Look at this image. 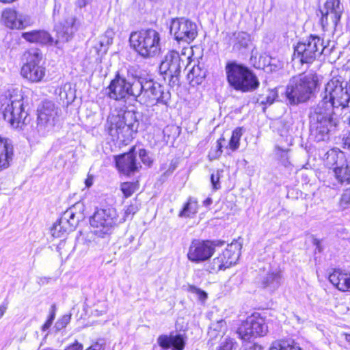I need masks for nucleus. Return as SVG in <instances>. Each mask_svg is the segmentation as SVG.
<instances>
[{
	"label": "nucleus",
	"instance_id": "f03ea898",
	"mask_svg": "<svg viewBox=\"0 0 350 350\" xmlns=\"http://www.w3.org/2000/svg\"><path fill=\"white\" fill-rule=\"evenodd\" d=\"M134 100L146 106L167 105L171 94L168 90L145 72L135 73Z\"/></svg>",
	"mask_w": 350,
	"mask_h": 350
},
{
	"label": "nucleus",
	"instance_id": "f704fd0d",
	"mask_svg": "<svg viewBox=\"0 0 350 350\" xmlns=\"http://www.w3.org/2000/svg\"><path fill=\"white\" fill-rule=\"evenodd\" d=\"M269 350H301L299 345L294 341H283L271 346Z\"/></svg>",
	"mask_w": 350,
	"mask_h": 350
},
{
	"label": "nucleus",
	"instance_id": "2eb2a0df",
	"mask_svg": "<svg viewBox=\"0 0 350 350\" xmlns=\"http://www.w3.org/2000/svg\"><path fill=\"white\" fill-rule=\"evenodd\" d=\"M267 332L265 319L258 313L248 317L237 329V334L243 340H249L252 337L264 336Z\"/></svg>",
	"mask_w": 350,
	"mask_h": 350
},
{
	"label": "nucleus",
	"instance_id": "c756f323",
	"mask_svg": "<svg viewBox=\"0 0 350 350\" xmlns=\"http://www.w3.org/2000/svg\"><path fill=\"white\" fill-rule=\"evenodd\" d=\"M206 77V70L199 64L195 65L188 72L187 77L192 85L201 84Z\"/></svg>",
	"mask_w": 350,
	"mask_h": 350
},
{
	"label": "nucleus",
	"instance_id": "b1692460",
	"mask_svg": "<svg viewBox=\"0 0 350 350\" xmlns=\"http://www.w3.org/2000/svg\"><path fill=\"white\" fill-rule=\"evenodd\" d=\"M75 18L69 17L64 22H61L55 26L57 40L55 42V45L60 42H68L76 30L75 27Z\"/></svg>",
	"mask_w": 350,
	"mask_h": 350
},
{
	"label": "nucleus",
	"instance_id": "a18cd8bd",
	"mask_svg": "<svg viewBox=\"0 0 350 350\" xmlns=\"http://www.w3.org/2000/svg\"><path fill=\"white\" fill-rule=\"evenodd\" d=\"M219 178V172H217L216 174H212L211 176V182L215 190L220 188Z\"/></svg>",
	"mask_w": 350,
	"mask_h": 350
},
{
	"label": "nucleus",
	"instance_id": "09e8293b",
	"mask_svg": "<svg viewBox=\"0 0 350 350\" xmlns=\"http://www.w3.org/2000/svg\"><path fill=\"white\" fill-rule=\"evenodd\" d=\"M104 345V342H103L101 340H99L88 347V349L90 350H103Z\"/></svg>",
	"mask_w": 350,
	"mask_h": 350
},
{
	"label": "nucleus",
	"instance_id": "5fc2aeb1",
	"mask_svg": "<svg viewBox=\"0 0 350 350\" xmlns=\"http://www.w3.org/2000/svg\"><path fill=\"white\" fill-rule=\"evenodd\" d=\"M343 112L345 113V114L342 118V121L345 123H348L350 124V111L347 108V111H343Z\"/></svg>",
	"mask_w": 350,
	"mask_h": 350
},
{
	"label": "nucleus",
	"instance_id": "864d4df0",
	"mask_svg": "<svg viewBox=\"0 0 350 350\" xmlns=\"http://www.w3.org/2000/svg\"><path fill=\"white\" fill-rule=\"evenodd\" d=\"M210 242L212 243L213 245V253L215 252V249L216 247H221L224 245V244L225 243V241L220 240L210 241Z\"/></svg>",
	"mask_w": 350,
	"mask_h": 350
},
{
	"label": "nucleus",
	"instance_id": "052dcab7",
	"mask_svg": "<svg viewBox=\"0 0 350 350\" xmlns=\"http://www.w3.org/2000/svg\"><path fill=\"white\" fill-rule=\"evenodd\" d=\"M313 243H314V245H315L317 246V249H318V250L319 252H321V245H320L319 240L316 239H314Z\"/></svg>",
	"mask_w": 350,
	"mask_h": 350
},
{
	"label": "nucleus",
	"instance_id": "6e6d98bb",
	"mask_svg": "<svg viewBox=\"0 0 350 350\" xmlns=\"http://www.w3.org/2000/svg\"><path fill=\"white\" fill-rule=\"evenodd\" d=\"M90 0H77L76 5L79 8H84L90 2Z\"/></svg>",
	"mask_w": 350,
	"mask_h": 350
},
{
	"label": "nucleus",
	"instance_id": "8fccbe9b",
	"mask_svg": "<svg viewBox=\"0 0 350 350\" xmlns=\"http://www.w3.org/2000/svg\"><path fill=\"white\" fill-rule=\"evenodd\" d=\"M55 315H56V306L55 304H53L51 306L50 314H49L48 319H50V321H53L55 318Z\"/></svg>",
	"mask_w": 350,
	"mask_h": 350
},
{
	"label": "nucleus",
	"instance_id": "20e7f679",
	"mask_svg": "<svg viewBox=\"0 0 350 350\" xmlns=\"http://www.w3.org/2000/svg\"><path fill=\"white\" fill-rule=\"evenodd\" d=\"M23 100L21 91L14 88L6 91L0 98V111L3 119L14 129H22L27 116Z\"/></svg>",
	"mask_w": 350,
	"mask_h": 350
},
{
	"label": "nucleus",
	"instance_id": "412c9836",
	"mask_svg": "<svg viewBox=\"0 0 350 350\" xmlns=\"http://www.w3.org/2000/svg\"><path fill=\"white\" fill-rule=\"evenodd\" d=\"M114 161L118 171L126 176L134 174L142 167L136 160L135 147H132L126 153L114 156Z\"/></svg>",
	"mask_w": 350,
	"mask_h": 350
},
{
	"label": "nucleus",
	"instance_id": "393cba45",
	"mask_svg": "<svg viewBox=\"0 0 350 350\" xmlns=\"http://www.w3.org/2000/svg\"><path fill=\"white\" fill-rule=\"evenodd\" d=\"M159 345L164 349L172 347V350H183L185 340L182 334L161 335L157 338Z\"/></svg>",
	"mask_w": 350,
	"mask_h": 350
},
{
	"label": "nucleus",
	"instance_id": "dca6fc26",
	"mask_svg": "<svg viewBox=\"0 0 350 350\" xmlns=\"http://www.w3.org/2000/svg\"><path fill=\"white\" fill-rule=\"evenodd\" d=\"M327 159L333 161L334 167L332 172L336 183L350 184V161L347 160L345 152L332 150L327 152Z\"/></svg>",
	"mask_w": 350,
	"mask_h": 350
},
{
	"label": "nucleus",
	"instance_id": "603ef678",
	"mask_svg": "<svg viewBox=\"0 0 350 350\" xmlns=\"http://www.w3.org/2000/svg\"><path fill=\"white\" fill-rule=\"evenodd\" d=\"M344 148H347L350 150V131L348 133L347 137L343 139Z\"/></svg>",
	"mask_w": 350,
	"mask_h": 350
},
{
	"label": "nucleus",
	"instance_id": "49530a36",
	"mask_svg": "<svg viewBox=\"0 0 350 350\" xmlns=\"http://www.w3.org/2000/svg\"><path fill=\"white\" fill-rule=\"evenodd\" d=\"M242 350H263V347L257 343H247L243 346Z\"/></svg>",
	"mask_w": 350,
	"mask_h": 350
},
{
	"label": "nucleus",
	"instance_id": "680f3d73",
	"mask_svg": "<svg viewBox=\"0 0 350 350\" xmlns=\"http://www.w3.org/2000/svg\"><path fill=\"white\" fill-rule=\"evenodd\" d=\"M220 140H221V139L217 141V152H219V154L222 152V150H221L222 146H221V144L220 142Z\"/></svg>",
	"mask_w": 350,
	"mask_h": 350
},
{
	"label": "nucleus",
	"instance_id": "f257e3e1",
	"mask_svg": "<svg viewBox=\"0 0 350 350\" xmlns=\"http://www.w3.org/2000/svg\"><path fill=\"white\" fill-rule=\"evenodd\" d=\"M335 105L322 98L316 105L311 107L309 113L310 129L315 141L323 142L329 139L330 135L335 131L338 120L336 118Z\"/></svg>",
	"mask_w": 350,
	"mask_h": 350
},
{
	"label": "nucleus",
	"instance_id": "4be33fe9",
	"mask_svg": "<svg viewBox=\"0 0 350 350\" xmlns=\"http://www.w3.org/2000/svg\"><path fill=\"white\" fill-rule=\"evenodd\" d=\"M282 283L280 271L269 269L262 272L258 277V284L263 289L272 293L277 290Z\"/></svg>",
	"mask_w": 350,
	"mask_h": 350
},
{
	"label": "nucleus",
	"instance_id": "c9c22d12",
	"mask_svg": "<svg viewBox=\"0 0 350 350\" xmlns=\"http://www.w3.org/2000/svg\"><path fill=\"white\" fill-rule=\"evenodd\" d=\"M71 319V314H64L61 318H59L55 323L54 325V329L56 332H59L64 328L66 327V325L70 323Z\"/></svg>",
	"mask_w": 350,
	"mask_h": 350
},
{
	"label": "nucleus",
	"instance_id": "3c124183",
	"mask_svg": "<svg viewBox=\"0 0 350 350\" xmlns=\"http://www.w3.org/2000/svg\"><path fill=\"white\" fill-rule=\"evenodd\" d=\"M8 302L5 301L0 305V319L4 315L8 309Z\"/></svg>",
	"mask_w": 350,
	"mask_h": 350
},
{
	"label": "nucleus",
	"instance_id": "a19ab883",
	"mask_svg": "<svg viewBox=\"0 0 350 350\" xmlns=\"http://www.w3.org/2000/svg\"><path fill=\"white\" fill-rule=\"evenodd\" d=\"M189 291L193 294H195L198 297V299L202 301H205L207 298V293L195 286H189Z\"/></svg>",
	"mask_w": 350,
	"mask_h": 350
},
{
	"label": "nucleus",
	"instance_id": "f3484780",
	"mask_svg": "<svg viewBox=\"0 0 350 350\" xmlns=\"http://www.w3.org/2000/svg\"><path fill=\"white\" fill-rule=\"evenodd\" d=\"M38 112V129L45 133L51 130L58 121L61 109L53 102L44 100Z\"/></svg>",
	"mask_w": 350,
	"mask_h": 350
},
{
	"label": "nucleus",
	"instance_id": "7c9ffc66",
	"mask_svg": "<svg viewBox=\"0 0 350 350\" xmlns=\"http://www.w3.org/2000/svg\"><path fill=\"white\" fill-rule=\"evenodd\" d=\"M198 204L196 200L189 198L178 213L179 217H193L198 213Z\"/></svg>",
	"mask_w": 350,
	"mask_h": 350
},
{
	"label": "nucleus",
	"instance_id": "72a5a7b5",
	"mask_svg": "<svg viewBox=\"0 0 350 350\" xmlns=\"http://www.w3.org/2000/svg\"><path fill=\"white\" fill-rule=\"evenodd\" d=\"M243 135V129L241 127L236 128L232 133L231 138L228 144V148L232 151L237 150L240 146V139Z\"/></svg>",
	"mask_w": 350,
	"mask_h": 350
},
{
	"label": "nucleus",
	"instance_id": "bf43d9fd",
	"mask_svg": "<svg viewBox=\"0 0 350 350\" xmlns=\"http://www.w3.org/2000/svg\"><path fill=\"white\" fill-rule=\"evenodd\" d=\"M213 203V200L211 198H206L205 200H204L203 202V204L204 206H210L211 204Z\"/></svg>",
	"mask_w": 350,
	"mask_h": 350
},
{
	"label": "nucleus",
	"instance_id": "9d476101",
	"mask_svg": "<svg viewBox=\"0 0 350 350\" xmlns=\"http://www.w3.org/2000/svg\"><path fill=\"white\" fill-rule=\"evenodd\" d=\"M241 248V243L239 240H234L221 254L205 265V270L211 273H216L230 267L239 258Z\"/></svg>",
	"mask_w": 350,
	"mask_h": 350
},
{
	"label": "nucleus",
	"instance_id": "a878e982",
	"mask_svg": "<svg viewBox=\"0 0 350 350\" xmlns=\"http://www.w3.org/2000/svg\"><path fill=\"white\" fill-rule=\"evenodd\" d=\"M21 37L29 42L38 43L42 45H53L54 42L52 36L46 31L35 30L23 32Z\"/></svg>",
	"mask_w": 350,
	"mask_h": 350
},
{
	"label": "nucleus",
	"instance_id": "de8ad7c7",
	"mask_svg": "<svg viewBox=\"0 0 350 350\" xmlns=\"http://www.w3.org/2000/svg\"><path fill=\"white\" fill-rule=\"evenodd\" d=\"M83 345L75 340L72 344L68 345L65 350H83Z\"/></svg>",
	"mask_w": 350,
	"mask_h": 350
},
{
	"label": "nucleus",
	"instance_id": "4d7b16f0",
	"mask_svg": "<svg viewBox=\"0 0 350 350\" xmlns=\"http://www.w3.org/2000/svg\"><path fill=\"white\" fill-rule=\"evenodd\" d=\"M53 322V321H50V319H48L44 323V324L42 326V330L43 332L47 331L52 325Z\"/></svg>",
	"mask_w": 350,
	"mask_h": 350
},
{
	"label": "nucleus",
	"instance_id": "ddd939ff",
	"mask_svg": "<svg viewBox=\"0 0 350 350\" xmlns=\"http://www.w3.org/2000/svg\"><path fill=\"white\" fill-rule=\"evenodd\" d=\"M83 204L76 203L68 208L57 222L51 228V234L55 237H60L66 232L73 231L83 218Z\"/></svg>",
	"mask_w": 350,
	"mask_h": 350
},
{
	"label": "nucleus",
	"instance_id": "37998d69",
	"mask_svg": "<svg viewBox=\"0 0 350 350\" xmlns=\"http://www.w3.org/2000/svg\"><path fill=\"white\" fill-rule=\"evenodd\" d=\"M350 206V189L345 190L340 200V206L342 209H346Z\"/></svg>",
	"mask_w": 350,
	"mask_h": 350
},
{
	"label": "nucleus",
	"instance_id": "aec40b11",
	"mask_svg": "<svg viewBox=\"0 0 350 350\" xmlns=\"http://www.w3.org/2000/svg\"><path fill=\"white\" fill-rule=\"evenodd\" d=\"M213 255V245L209 240L192 241L188 250V259L195 263L203 262Z\"/></svg>",
	"mask_w": 350,
	"mask_h": 350
},
{
	"label": "nucleus",
	"instance_id": "c85d7f7f",
	"mask_svg": "<svg viewBox=\"0 0 350 350\" xmlns=\"http://www.w3.org/2000/svg\"><path fill=\"white\" fill-rule=\"evenodd\" d=\"M114 31L112 29H107L105 33L100 38L99 43L95 46L98 55L105 54L109 46L112 44L114 36Z\"/></svg>",
	"mask_w": 350,
	"mask_h": 350
},
{
	"label": "nucleus",
	"instance_id": "6e6552de",
	"mask_svg": "<svg viewBox=\"0 0 350 350\" xmlns=\"http://www.w3.org/2000/svg\"><path fill=\"white\" fill-rule=\"evenodd\" d=\"M333 48L334 45L329 48V42L325 45L319 36L311 35L297 44L293 55L301 64H311L321 55H329Z\"/></svg>",
	"mask_w": 350,
	"mask_h": 350
},
{
	"label": "nucleus",
	"instance_id": "39448f33",
	"mask_svg": "<svg viewBox=\"0 0 350 350\" xmlns=\"http://www.w3.org/2000/svg\"><path fill=\"white\" fill-rule=\"evenodd\" d=\"M319 84L315 74L299 75L290 79L286 90L287 100L291 105L307 101L314 94Z\"/></svg>",
	"mask_w": 350,
	"mask_h": 350
},
{
	"label": "nucleus",
	"instance_id": "c03bdc74",
	"mask_svg": "<svg viewBox=\"0 0 350 350\" xmlns=\"http://www.w3.org/2000/svg\"><path fill=\"white\" fill-rule=\"evenodd\" d=\"M226 325V322L221 319L217 321L216 323H213L210 326V329L214 332H220Z\"/></svg>",
	"mask_w": 350,
	"mask_h": 350
},
{
	"label": "nucleus",
	"instance_id": "a211bd4d",
	"mask_svg": "<svg viewBox=\"0 0 350 350\" xmlns=\"http://www.w3.org/2000/svg\"><path fill=\"white\" fill-rule=\"evenodd\" d=\"M183 65V61L181 59L179 53L176 51H170L167 53L161 62L159 70L161 74L170 78V83L176 85L178 83V76Z\"/></svg>",
	"mask_w": 350,
	"mask_h": 350
},
{
	"label": "nucleus",
	"instance_id": "1a4fd4ad",
	"mask_svg": "<svg viewBox=\"0 0 350 350\" xmlns=\"http://www.w3.org/2000/svg\"><path fill=\"white\" fill-rule=\"evenodd\" d=\"M94 234L104 238L109 236L114 228L122 223L116 209L112 206H105L97 209L90 219Z\"/></svg>",
	"mask_w": 350,
	"mask_h": 350
},
{
	"label": "nucleus",
	"instance_id": "e2e57ef3",
	"mask_svg": "<svg viewBox=\"0 0 350 350\" xmlns=\"http://www.w3.org/2000/svg\"><path fill=\"white\" fill-rule=\"evenodd\" d=\"M345 340L350 344V334H345Z\"/></svg>",
	"mask_w": 350,
	"mask_h": 350
},
{
	"label": "nucleus",
	"instance_id": "4468645a",
	"mask_svg": "<svg viewBox=\"0 0 350 350\" xmlns=\"http://www.w3.org/2000/svg\"><path fill=\"white\" fill-rule=\"evenodd\" d=\"M170 32L179 44L183 45L189 44L198 33L196 23L185 18L172 19Z\"/></svg>",
	"mask_w": 350,
	"mask_h": 350
},
{
	"label": "nucleus",
	"instance_id": "473e14b6",
	"mask_svg": "<svg viewBox=\"0 0 350 350\" xmlns=\"http://www.w3.org/2000/svg\"><path fill=\"white\" fill-rule=\"evenodd\" d=\"M234 36V43L233 48L234 49L240 50L243 48L245 49L247 47L250 42V36L248 33L241 31L238 33H235Z\"/></svg>",
	"mask_w": 350,
	"mask_h": 350
},
{
	"label": "nucleus",
	"instance_id": "69168bd1",
	"mask_svg": "<svg viewBox=\"0 0 350 350\" xmlns=\"http://www.w3.org/2000/svg\"><path fill=\"white\" fill-rule=\"evenodd\" d=\"M134 237L133 236H131L129 238V242H132L133 240Z\"/></svg>",
	"mask_w": 350,
	"mask_h": 350
},
{
	"label": "nucleus",
	"instance_id": "13d9d810",
	"mask_svg": "<svg viewBox=\"0 0 350 350\" xmlns=\"http://www.w3.org/2000/svg\"><path fill=\"white\" fill-rule=\"evenodd\" d=\"M85 184L87 187H90L93 184V176H88V178L85 180Z\"/></svg>",
	"mask_w": 350,
	"mask_h": 350
},
{
	"label": "nucleus",
	"instance_id": "f8f14e48",
	"mask_svg": "<svg viewBox=\"0 0 350 350\" xmlns=\"http://www.w3.org/2000/svg\"><path fill=\"white\" fill-rule=\"evenodd\" d=\"M135 74L132 75V81L127 80L124 77L117 72L106 88V94L111 99L124 100L135 98Z\"/></svg>",
	"mask_w": 350,
	"mask_h": 350
},
{
	"label": "nucleus",
	"instance_id": "2f4dec72",
	"mask_svg": "<svg viewBox=\"0 0 350 350\" xmlns=\"http://www.w3.org/2000/svg\"><path fill=\"white\" fill-rule=\"evenodd\" d=\"M278 96V94L276 89L267 90L266 94L258 96L256 103L262 105L263 111H265L267 106L273 103Z\"/></svg>",
	"mask_w": 350,
	"mask_h": 350
},
{
	"label": "nucleus",
	"instance_id": "e433bc0d",
	"mask_svg": "<svg viewBox=\"0 0 350 350\" xmlns=\"http://www.w3.org/2000/svg\"><path fill=\"white\" fill-rule=\"evenodd\" d=\"M139 211V204L137 200L131 202L130 205L126 207L124 209V217L122 220V222L124 221L127 217H132Z\"/></svg>",
	"mask_w": 350,
	"mask_h": 350
},
{
	"label": "nucleus",
	"instance_id": "bb28decb",
	"mask_svg": "<svg viewBox=\"0 0 350 350\" xmlns=\"http://www.w3.org/2000/svg\"><path fill=\"white\" fill-rule=\"evenodd\" d=\"M329 280L339 291H350V273L334 270L329 274Z\"/></svg>",
	"mask_w": 350,
	"mask_h": 350
},
{
	"label": "nucleus",
	"instance_id": "7ed1b4c3",
	"mask_svg": "<svg viewBox=\"0 0 350 350\" xmlns=\"http://www.w3.org/2000/svg\"><path fill=\"white\" fill-rule=\"evenodd\" d=\"M137 115L138 113L134 110L110 114L105 125L109 135L122 142H131L139 128Z\"/></svg>",
	"mask_w": 350,
	"mask_h": 350
},
{
	"label": "nucleus",
	"instance_id": "4c0bfd02",
	"mask_svg": "<svg viewBox=\"0 0 350 350\" xmlns=\"http://www.w3.org/2000/svg\"><path fill=\"white\" fill-rule=\"evenodd\" d=\"M136 185L134 183L126 182L121 185V190L126 198H129L135 192Z\"/></svg>",
	"mask_w": 350,
	"mask_h": 350
},
{
	"label": "nucleus",
	"instance_id": "423d86ee",
	"mask_svg": "<svg viewBox=\"0 0 350 350\" xmlns=\"http://www.w3.org/2000/svg\"><path fill=\"white\" fill-rule=\"evenodd\" d=\"M227 81L230 87L242 92H253L260 85L257 77L247 66L237 62H228L225 67Z\"/></svg>",
	"mask_w": 350,
	"mask_h": 350
},
{
	"label": "nucleus",
	"instance_id": "58836bf2",
	"mask_svg": "<svg viewBox=\"0 0 350 350\" xmlns=\"http://www.w3.org/2000/svg\"><path fill=\"white\" fill-rule=\"evenodd\" d=\"M236 345V342L230 338H225L221 341L217 350H232Z\"/></svg>",
	"mask_w": 350,
	"mask_h": 350
},
{
	"label": "nucleus",
	"instance_id": "9b49d317",
	"mask_svg": "<svg viewBox=\"0 0 350 350\" xmlns=\"http://www.w3.org/2000/svg\"><path fill=\"white\" fill-rule=\"evenodd\" d=\"M26 62L21 68V74L23 78L32 83L40 82L45 76V67L40 63L42 55L37 49H31L24 54Z\"/></svg>",
	"mask_w": 350,
	"mask_h": 350
},
{
	"label": "nucleus",
	"instance_id": "79ce46f5",
	"mask_svg": "<svg viewBox=\"0 0 350 350\" xmlns=\"http://www.w3.org/2000/svg\"><path fill=\"white\" fill-rule=\"evenodd\" d=\"M276 154L283 165L287 167L290 164L287 150H284L280 148H278Z\"/></svg>",
	"mask_w": 350,
	"mask_h": 350
},
{
	"label": "nucleus",
	"instance_id": "5701e85b",
	"mask_svg": "<svg viewBox=\"0 0 350 350\" xmlns=\"http://www.w3.org/2000/svg\"><path fill=\"white\" fill-rule=\"evenodd\" d=\"M2 18L5 25L10 29H23L31 24L29 16L18 14L11 9L5 10L2 14Z\"/></svg>",
	"mask_w": 350,
	"mask_h": 350
},
{
	"label": "nucleus",
	"instance_id": "6ab92c4d",
	"mask_svg": "<svg viewBox=\"0 0 350 350\" xmlns=\"http://www.w3.org/2000/svg\"><path fill=\"white\" fill-rule=\"evenodd\" d=\"M320 12L323 28L329 26L335 28L340 20L344 12V7L340 0H326Z\"/></svg>",
	"mask_w": 350,
	"mask_h": 350
},
{
	"label": "nucleus",
	"instance_id": "ea45409f",
	"mask_svg": "<svg viewBox=\"0 0 350 350\" xmlns=\"http://www.w3.org/2000/svg\"><path fill=\"white\" fill-rule=\"evenodd\" d=\"M138 154H139V157L142 162L144 165H146L148 167L152 165L153 160L150 157L149 152L146 150H145L144 148L139 149V152H138Z\"/></svg>",
	"mask_w": 350,
	"mask_h": 350
},
{
	"label": "nucleus",
	"instance_id": "0e129e2a",
	"mask_svg": "<svg viewBox=\"0 0 350 350\" xmlns=\"http://www.w3.org/2000/svg\"><path fill=\"white\" fill-rule=\"evenodd\" d=\"M15 0H0V1L3 2V3H11V2H13Z\"/></svg>",
	"mask_w": 350,
	"mask_h": 350
},
{
	"label": "nucleus",
	"instance_id": "0eeeda50",
	"mask_svg": "<svg viewBox=\"0 0 350 350\" xmlns=\"http://www.w3.org/2000/svg\"><path fill=\"white\" fill-rule=\"evenodd\" d=\"M129 42L131 46L144 58L153 57L161 52L160 33L152 28L132 32Z\"/></svg>",
	"mask_w": 350,
	"mask_h": 350
},
{
	"label": "nucleus",
	"instance_id": "cd10ccee",
	"mask_svg": "<svg viewBox=\"0 0 350 350\" xmlns=\"http://www.w3.org/2000/svg\"><path fill=\"white\" fill-rule=\"evenodd\" d=\"M13 146L7 139L0 137V171L7 169L12 160Z\"/></svg>",
	"mask_w": 350,
	"mask_h": 350
}]
</instances>
